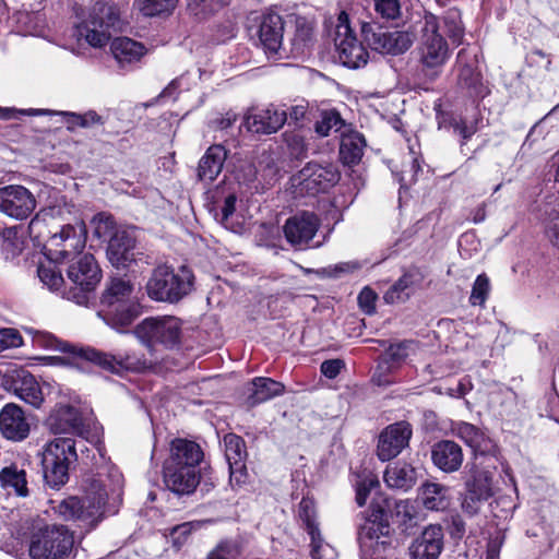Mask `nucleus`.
Segmentation results:
<instances>
[{"label": "nucleus", "instance_id": "f257e3e1", "mask_svg": "<svg viewBox=\"0 0 559 559\" xmlns=\"http://www.w3.org/2000/svg\"><path fill=\"white\" fill-rule=\"evenodd\" d=\"M388 498L373 500L357 528V542L364 559L381 558L392 547L391 525L386 510Z\"/></svg>", "mask_w": 559, "mask_h": 559}, {"label": "nucleus", "instance_id": "f03ea898", "mask_svg": "<svg viewBox=\"0 0 559 559\" xmlns=\"http://www.w3.org/2000/svg\"><path fill=\"white\" fill-rule=\"evenodd\" d=\"M419 24L418 60L425 74L436 79L450 58L449 44L440 33V21L435 14L425 13Z\"/></svg>", "mask_w": 559, "mask_h": 559}, {"label": "nucleus", "instance_id": "7ed1b4c3", "mask_svg": "<svg viewBox=\"0 0 559 559\" xmlns=\"http://www.w3.org/2000/svg\"><path fill=\"white\" fill-rule=\"evenodd\" d=\"M49 346L56 348L61 353L72 355V359L81 358L91 361L106 371L121 374L124 371L141 372L151 366V362L135 352H126L117 356L97 350L92 347H75L67 342L58 341L55 337H49Z\"/></svg>", "mask_w": 559, "mask_h": 559}, {"label": "nucleus", "instance_id": "20e7f679", "mask_svg": "<svg viewBox=\"0 0 559 559\" xmlns=\"http://www.w3.org/2000/svg\"><path fill=\"white\" fill-rule=\"evenodd\" d=\"M194 275L187 265L177 271L166 264L156 266L146 283V293L155 301L176 304L193 290Z\"/></svg>", "mask_w": 559, "mask_h": 559}, {"label": "nucleus", "instance_id": "39448f33", "mask_svg": "<svg viewBox=\"0 0 559 559\" xmlns=\"http://www.w3.org/2000/svg\"><path fill=\"white\" fill-rule=\"evenodd\" d=\"M120 15V8L112 0H98L86 17L76 24L74 36L91 47L102 48L109 41L110 28L119 24Z\"/></svg>", "mask_w": 559, "mask_h": 559}, {"label": "nucleus", "instance_id": "423d86ee", "mask_svg": "<svg viewBox=\"0 0 559 559\" xmlns=\"http://www.w3.org/2000/svg\"><path fill=\"white\" fill-rule=\"evenodd\" d=\"M78 461L76 442L71 437H56L45 444L41 453L44 479L51 488L69 480V471Z\"/></svg>", "mask_w": 559, "mask_h": 559}, {"label": "nucleus", "instance_id": "0eeeda50", "mask_svg": "<svg viewBox=\"0 0 559 559\" xmlns=\"http://www.w3.org/2000/svg\"><path fill=\"white\" fill-rule=\"evenodd\" d=\"M70 262L67 269L68 288L62 290V297L80 306L87 305L92 292L100 282V269L90 253H83Z\"/></svg>", "mask_w": 559, "mask_h": 559}, {"label": "nucleus", "instance_id": "6e6552de", "mask_svg": "<svg viewBox=\"0 0 559 559\" xmlns=\"http://www.w3.org/2000/svg\"><path fill=\"white\" fill-rule=\"evenodd\" d=\"M107 492L99 488L92 497L90 493L82 498L71 496L53 506V511L63 521H72L86 531L94 528L103 518V508Z\"/></svg>", "mask_w": 559, "mask_h": 559}, {"label": "nucleus", "instance_id": "1a4fd4ad", "mask_svg": "<svg viewBox=\"0 0 559 559\" xmlns=\"http://www.w3.org/2000/svg\"><path fill=\"white\" fill-rule=\"evenodd\" d=\"M74 545L73 533L62 524L45 525L32 535L31 559H68Z\"/></svg>", "mask_w": 559, "mask_h": 559}, {"label": "nucleus", "instance_id": "9d476101", "mask_svg": "<svg viewBox=\"0 0 559 559\" xmlns=\"http://www.w3.org/2000/svg\"><path fill=\"white\" fill-rule=\"evenodd\" d=\"M340 180V173L332 165L308 163L302 169L290 177L288 192L294 199L314 197L326 192Z\"/></svg>", "mask_w": 559, "mask_h": 559}, {"label": "nucleus", "instance_id": "9b49d317", "mask_svg": "<svg viewBox=\"0 0 559 559\" xmlns=\"http://www.w3.org/2000/svg\"><path fill=\"white\" fill-rule=\"evenodd\" d=\"M134 334L147 347L159 344L174 348L180 342L181 321L171 316L146 318L135 326Z\"/></svg>", "mask_w": 559, "mask_h": 559}, {"label": "nucleus", "instance_id": "f8f14e48", "mask_svg": "<svg viewBox=\"0 0 559 559\" xmlns=\"http://www.w3.org/2000/svg\"><path fill=\"white\" fill-rule=\"evenodd\" d=\"M86 230L83 224L64 225L47 241V257L55 262H70L82 255L85 248Z\"/></svg>", "mask_w": 559, "mask_h": 559}, {"label": "nucleus", "instance_id": "ddd939ff", "mask_svg": "<svg viewBox=\"0 0 559 559\" xmlns=\"http://www.w3.org/2000/svg\"><path fill=\"white\" fill-rule=\"evenodd\" d=\"M334 44L338 60L345 67L358 69L367 64L369 53L364 45L358 41L350 27L348 15L344 11L337 17Z\"/></svg>", "mask_w": 559, "mask_h": 559}, {"label": "nucleus", "instance_id": "4468645a", "mask_svg": "<svg viewBox=\"0 0 559 559\" xmlns=\"http://www.w3.org/2000/svg\"><path fill=\"white\" fill-rule=\"evenodd\" d=\"M361 33L369 47L380 53L401 55L407 51L414 43V35L409 32L373 29L367 23L362 24Z\"/></svg>", "mask_w": 559, "mask_h": 559}, {"label": "nucleus", "instance_id": "2eb2a0df", "mask_svg": "<svg viewBox=\"0 0 559 559\" xmlns=\"http://www.w3.org/2000/svg\"><path fill=\"white\" fill-rule=\"evenodd\" d=\"M413 435L409 423L402 420L385 427L379 435L377 456L386 462L396 457L409 443Z\"/></svg>", "mask_w": 559, "mask_h": 559}, {"label": "nucleus", "instance_id": "dca6fc26", "mask_svg": "<svg viewBox=\"0 0 559 559\" xmlns=\"http://www.w3.org/2000/svg\"><path fill=\"white\" fill-rule=\"evenodd\" d=\"M320 227L319 217L310 212H301L289 217L284 225L286 240L296 249L310 247Z\"/></svg>", "mask_w": 559, "mask_h": 559}, {"label": "nucleus", "instance_id": "f3484780", "mask_svg": "<svg viewBox=\"0 0 559 559\" xmlns=\"http://www.w3.org/2000/svg\"><path fill=\"white\" fill-rule=\"evenodd\" d=\"M34 195L23 186L0 188V212L16 218H26L35 209Z\"/></svg>", "mask_w": 559, "mask_h": 559}, {"label": "nucleus", "instance_id": "a211bd4d", "mask_svg": "<svg viewBox=\"0 0 559 559\" xmlns=\"http://www.w3.org/2000/svg\"><path fill=\"white\" fill-rule=\"evenodd\" d=\"M444 547L441 525L430 524L408 546L409 559H438Z\"/></svg>", "mask_w": 559, "mask_h": 559}, {"label": "nucleus", "instance_id": "6ab92c4d", "mask_svg": "<svg viewBox=\"0 0 559 559\" xmlns=\"http://www.w3.org/2000/svg\"><path fill=\"white\" fill-rule=\"evenodd\" d=\"M136 236L134 228L120 227L118 231L108 240L107 258L110 263L119 267H127L131 262L135 261Z\"/></svg>", "mask_w": 559, "mask_h": 559}, {"label": "nucleus", "instance_id": "aec40b11", "mask_svg": "<svg viewBox=\"0 0 559 559\" xmlns=\"http://www.w3.org/2000/svg\"><path fill=\"white\" fill-rule=\"evenodd\" d=\"M0 432L10 441L25 440L31 432V424L21 406L14 403L5 404L0 411Z\"/></svg>", "mask_w": 559, "mask_h": 559}, {"label": "nucleus", "instance_id": "412c9836", "mask_svg": "<svg viewBox=\"0 0 559 559\" xmlns=\"http://www.w3.org/2000/svg\"><path fill=\"white\" fill-rule=\"evenodd\" d=\"M163 475L166 487L177 495L192 493L200 483L198 468L164 463Z\"/></svg>", "mask_w": 559, "mask_h": 559}, {"label": "nucleus", "instance_id": "4be33fe9", "mask_svg": "<svg viewBox=\"0 0 559 559\" xmlns=\"http://www.w3.org/2000/svg\"><path fill=\"white\" fill-rule=\"evenodd\" d=\"M314 130L319 136L340 138V140H364L352 123H347L338 111L331 109L321 112L320 120L316 122Z\"/></svg>", "mask_w": 559, "mask_h": 559}, {"label": "nucleus", "instance_id": "5701e85b", "mask_svg": "<svg viewBox=\"0 0 559 559\" xmlns=\"http://www.w3.org/2000/svg\"><path fill=\"white\" fill-rule=\"evenodd\" d=\"M203 457V450L195 441L176 438L169 444V456L164 463L198 468Z\"/></svg>", "mask_w": 559, "mask_h": 559}, {"label": "nucleus", "instance_id": "b1692460", "mask_svg": "<svg viewBox=\"0 0 559 559\" xmlns=\"http://www.w3.org/2000/svg\"><path fill=\"white\" fill-rule=\"evenodd\" d=\"M464 455L460 444L452 440H441L431 448V461L443 473H454L463 464Z\"/></svg>", "mask_w": 559, "mask_h": 559}, {"label": "nucleus", "instance_id": "393cba45", "mask_svg": "<svg viewBox=\"0 0 559 559\" xmlns=\"http://www.w3.org/2000/svg\"><path fill=\"white\" fill-rule=\"evenodd\" d=\"M286 120L287 115L285 110L270 106L259 114L248 112L245 116L243 126L252 133L271 134L282 128Z\"/></svg>", "mask_w": 559, "mask_h": 559}, {"label": "nucleus", "instance_id": "a878e982", "mask_svg": "<svg viewBox=\"0 0 559 559\" xmlns=\"http://www.w3.org/2000/svg\"><path fill=\"white\" fill-rule=\"evenodd\" d=\"M0 488L8 495L27 498L31 495L27 473L16 463H10L0 469Z\"/></svg>", "mask_w": 559, "mask_h": 559}, {"label": "nucleus", "instance_id": "bb28decb", "mask_svg": "<svg viewBox=\"0 0 559 559\" xmlns=\"http://www.w3.org/2000/svg\"><path fill=\"white\" fill-rule=\"evenodd\" d=\"M50 430L55 435H78L83 436L85 432L82 417L79 411L72 406L60 407L49 420Z\"/></svg>", "mask_w": 559, "mask_h": 559}, {"label": "nucleus", "instance_id": "cd10ccee", "mask_svg": "<svg viewBox=\"0 0 559 559\" xmlns=\"http://www.w3.org/2000/svg\"><path fill=\"white\" fill-rule=\"evenodd\" d=\"M227 153L222 144H213L207 148L197 168L198 180L213 182L221 174Z\"/></svg>", "mask_w": 559, "mask_h": 559}, {"label": "nucleus", "instance_id": "c85d7f7f", "mask_svg": "<svg viewBox=\"0 0 559 559\" xmlns=\"http://www.w3.org/2000/svg\"><path fill=\"white\" fill-rule=\"evenodd\" d=\"M284 23L277 13H267L263 16L259 27V38L265 51L275 53L282 46Z\"/></svg>", "mask_w": 559, "mask_h": 559}, {"label": "nucleus", "instance_id": "c756f323", "mask_svg": "<svg viewBox=\"0 0 559 559\" xmlns=\"http://www.w3.org/2000/svg\"><path fill=\"white\" fill-rule=\"evenodd\" d=\"M110 51L118 66L126 69L139 62L146 49L141 43L131 38L118 37L111 41Z\"/></svg>", "mask_w": 559, "mask_h": 559}, {"label": "nucleus", "instance_id": "7c9ffc66", "mask_svg": "<svg viewBox=\"0 0 559 559\" xmlns=\"http://www.w3.org/2000/svg\"><path fill=\"white\" fill-rule=\"evenodd\" d=\"M419 498L423 506L430 511H444L449 509L452 502L450 487L433 481L421 484Z\"/></svg>", "mask_w": 559, "mask_h": 559}, {"label": "nucleus", "instance_id": "2f4dec72", "mask_svg": "<svg viewBox=\"0 0 559 559\" xmlns=\"http://www.w3.org/2000/svg\"><path fill=\"white\" fill-rule=\"evenodd\" d=\"M105 320L116 330L122 329L132 324V322L140 314V306L134 300L105 306Z\"/></svg>", "mask_w": 559, "mask_h": 559}, {"label": "nucleus", "instance_id": "473e14b6", "mask_svg": "<svg viewBox=\"0 0 559 559\" xmlns=\"http://www.w3.org/2000/svg\"><path fill=\"white\" fill-rule=\"evenodd\" d=\"M39 115H59L63 118L67 129L75 131L76 128H81V121L75 118H81V114L71 111H51L48 109H16L13 107H0V119L2 120H15L22 116H39Z\"/></svg>", "mask_w": 559, "mask_h": 559}, {"label": "nucleus", "instance_id": "72a5a7b5", "mask_svg": "<svg viewBox=\"0 0 559 559\" xmlns=\"http://www.w3.org/2000/svg\"><path fill=\"white\" fill-rule=\"evenodd\" d=\"M464 490L489 500L493 496L492 474L473 465L465 477Z\"/></svg>", "mask_w": 559, "mask_h": 559}, {"label": "nucleus", "instance_id": "f704fd0d", "mask_svg": "<svg viewBox=\"0 0 559 559\" xmlns=\"http://www.w3.org/2000/svg\"><path fill=\"white\" fill-rule=\"evenodd\" d=\"M285 386L271 378L258 377L251 382V393L247 397V403L253 407L260 403L266 402L284 393Z\"/></svg>", "mask_w": 559, "mask_h": 559}, {"label": "nucleus", "instance_id": "c9c22d12", "mask_svg": "<svg viewBox=\"0 0 559 559\" xmlns=\"http://www.w3.org/2000/svg\"><path fill=\"white\" fill-rule=\"evenodd\" d=\"M453 432L475 452L484 453L489 449L490 440L485 432L469 423L461 421L456 424Z\"/></svg>", "mask_w": 559, "mask_h": 559}, {"label": "nucleus", "instance_id": "e433bc0d", "mask_svg": "<svg viewBox=\"0 0 559 559\" xmlns=\"http://www.w3.org/2000/svg\"><path fill=\"white\" fill-rule=\"evenodd\" d=\"M14 393L25 403L39 407L44 401L41 389L36 379L28 372L22 373L14 381Z\"/></svg>", "mask_w": 559, "mask_h": 559}, {"label": "nucleus", "instance_id": "4c0bfd02", "mask_svg": "<svg viewBox=\"0 0 559 559\" xmlns=\"http://www.w3.org/2000/svg\"><path fill=\"white\" fill-rule=\"evenodd\" d=\"M385 484L395 489L408 490L416 483V469L408 464H396L384 472Z\"/></svg>", "mask_w": 559, "mask_h": 559}, {"label": "nucleus", "instance_id": "58836bf2", "mask_svg": "<svg viewBox=\"0 0 559 559\" xmlns=\"http://www.w3.org/2000/svg\"><path fill=\"white\" fill-rule=\"evenodd\" d=\"M415 343L413 341H402L396 344H391L380 358L379 368L385 372H391L400 367L402 362L408 357L411 350L414 349Z\"/></svg>", "mask_w": 559, "mask_h": 559}, {"label": "nucleus", "instance_id": "ea45409f", "mask_svg": "<svg viewBox=\"0 0 559 559\" xmlns=\"http://www.w3.org/2000/svg\"><path fill=\"white\" fill-rule=\"evenodd\" d=\"M179 0H134L135 9L145 17H167L177 8Z\"/></svg>", "mask_w": 559, "mask_h": 559}, {"label": "nucleus", "instance_id": "a19ab883", "mask_svg": "<svg viewBox=\"0 0 559 559\" xmlns=\"http://www.w3.org/2000/svg\"><path fill=\"white\" fill-rule=\"evenodd\" d=\"M133 285L129 280L112 278L102 297V305L110 306L124 301H131Z\"/></svg>", "mask_w": 559, "mask_h": 559}, {"label": "nucleus", "instance_id": "79ce46f5", "mask_svg": "<svg viewBox=\"0 0 559 559\" xmlns=\"http://www.w3.org/2000/svg\"><path fill=\"white\" fill-rule=\"evenodd\" d=\"M415 275L404 273L383 295L386 304H397L406 301L413 292Z\"/></svg>", "mask_w": 559, "mask_h": 559}, {"label": "nucleus", "instance_id": "37998d69", "mask_svg": "<svg viewBox=\"0 0 559 559\" xmlns=\"http://www.w3.org/2000/svg\"><path fill=\"white\" fill-rule=\"evenodd\" d=\"M50 260L47 263L38 265L37 274L40 282L50 290L59 292L62 296V290L68 288V284L64 281L61 271Z\"/></svg>", "mask_w": 559, "mask_h": 559}, {"label": "nucleus", "instance_id": "c03bdc74", "mask_svg": "<svg viewBox=\"0 0 559 559\" xmlns=\"http://www.w3.org/2000/svg\"><path fill=\"white\" fill-rule=\"evenodd\" d=\"M388 500L391 502V507L386 510V514L391 512V515L405 528L412 527L415 524L417 514L415 506L407 499Z\"/></svg>", "mask_w": 559, "mask_h": 559}, {"label": "nucleus", "instance_id": "a18cd8bd", "mask_svg": "<svg viewBox=\"0 0 559 559\" xmlns=\"http://www.w3.org/2000/svg\"><path fill=\"white\" fill-rule=\"evenodd\" d=\"M225 457L228 465H239L246 461L247 451L243 439L235 433L224 437Z\"/></svg>", "mask_w": 559, "mask_h": 559}, {"label": "nucleus", "instance_id": "49530a36", "mask_svg": "<svg viewBox=\"0 0 559 559\" xmlns=\"http://www.w3.org/2000/svg\"><path fill=\"white\" fill-rule=\"evenodd\" d=\"M442 27L450 40L460 45L464 37V26L462 24L461 13L455 9L449 10L442 17Z\"/></svg>", "mask_w": 559, "mask_h": 559}, {"label": "nucleus", "instance_id": "de8ad7c7", "mask_svg": "<svg viewBox=\"0 0 559 559\" xmlns=\"http://www.w3.org/2000/svg\"><path fill=\"white\" fill-rule=\"evenodd\" d=\"M94 224V236L100 240L107 241L112 238V236L120 229L116 225L112 216L107 215L105 213H100L96 215L93 219Z\"/></svg>", "mask_w": 559, "mask_h": 559}, {"label": "nucleus", "instance_id": "09e8293b", "mask_svg": "<svg viewBox=\"0 0 559 559\" xmlns=\"http://www.w3.org/2000/svg\"><path fill=\"white\" fill-rule=\"evenodd\" d=\"M229 1L230 0H189L188 9L193 15L204 19L227 5Z\"/></svg>", "mask_w": 559, "mask_h": 559}, {"label": "nucleus", "instance_id": "8fccbe9b", "mask_svg": "<svg viewBox=\"0 0 559 559\" xmlns=\"http://www.w3.org/2000/svg\"><path fill=\"white\" fill-rule=\"evenodd\" d=\"M310 537V547H311V557L312 559H335L336 552L335 549L324 542L321 532L317 531L313 534H309Z\"/></svg>", "mask_w": 559, "mask_h": 559}, {"label": "nucleus", "instance_id": "3c124183", "mask_svg": "<svg viewBox=\"0 0 559 559\" xmlns=\"http://www.w3.org/2000/svg\"><path fill=\"white\" fill-rule=\"evenodd\" d=\"M362 144L366 142H341L340 158L346 166L357 165L362 157Z\"/></svg>", "mask_w": 559, "mask_h": 559}, {"label": "nucleus", "instance_id": "603ef678", "mask_svg": "<svg viewBox=\"0 0 559 559\" xmlns=\"http://www.w3.org/2000/svg\"><path fill=\"white\" fill-rule=\"evenodd\" d=\"M299 518L301 519L305 530L308 535L313 534L319 530V525L316 521V508L314 502L309 498H302L299 503Z\"/></svg>", "mask_w": 559, "mask_h": 559}, {"label": "nucleus", "instance_id": "864d4df0", "mask_svg": "<svg viewBox=\"0 0 559 559\" xmlns=\"http://www.w3.org/2000/svg\"><path fill=\"white\" fill-rule=\"evenodd\" d=\"M490 292V282L486 274H479L472 287L469 302L473 306H484Z\"/></svg>", "mask_w": 559, "mask_h": 559}, {"label": "nucleus", "instance_id": "5fc2aeb1", "mask_svg": "<svg viewBox=\"0 0 559 559\" xmlns=\"http://www.w3.org/2000/svg\"><path fill=\"white\" fill-rule=\"evenodd\" d=\"M1 250L5 260L17 257L23 250V242L17 238L16 231L12 228L3 231Z\"/></svg>", "mask_w": 559, "mask_h": 559}, {"label": "nucleus", "instance_id": "6e6d98bb", "mask_svg": "<svg viewBox=\"0 0 559 559\" xmlns=\"http://www.w3.org/2000/svg\"><path fill=\"white\" fill-rule=\"evenodd\" d=\"M459 83L473 93L479 94L481 75L474 67L465 64L460 69Z\"/></svg>", "mask_w": 559, "mask_h": 559}, {"label": "nucleus", "instance_id": "4d7b16f0", "mask_svg": "<svg viewBox=\"0 0 559 559\" xmlns=\"http://www.w3.org/2000/svg\"><path fill=\"white\" fill-rule=\"evenodd\" d=\"M373 8L378 16L393 21L401 16L400 0H373Z\"/></svg>", "mask_w": 559, "mask_h": 559}, {"label": "nucleus", "instance_id": "13d9d810", "mask_svg": "<svg viewBox=\"0 0 559 559\" xmlns=\"http://www.w3.org/2000/svg\"><path fill=\"white\" fill-rule=\"evenodd\" d=\"M440 128H453V135L468 139L475 133V127L467 124L456 118H450L449 121L444 116H438Z\"/></svg>", "mask_w": 559, "mask_h": 559}, {"label": "nucleus", "instance_id": "bf43d9fd", "mask_svg": "<svg viewBox=\"0 0 559 559\" xmlns=\"http://www.w3.org/2000/svg\"><path fill=\"white\" fill-rule=\"evenodd\" d=\"M487 501L488 500L485 498L464 490L461 495V509L468 516H475L480 512L483 504Z\"/></svg>", "mask_w": 559, "mask_h": 559}, {"label": "nucleus", "instance_id": "052dcab7", "mask_svg": "<svg viewBox=\"0 0 559 559\" xmlns=\"http://www.w3.org/2000/svg\"><path fill=\"white\" fill-rule=\"evenodd\" d=\"M313 34V25L305 17L296 20V33L294 43L298 49H302L308 41L311 40Z\"/></svg>", "mask_w": 559, "mask_h": 559}, {"label": "nucleus", "instance_id": "680f3d73", "mask_svg": "<svg viewBox=\"0 0 559 559\" xmlns=\"http://www.w3.org/2000/svg\"><path fill=\"white\" fill-rule=\"evenodd\" d=\"M238 115L229 110L225 114H216L209 119L207 127L213 131L225 130L237 120Z\"/></svg>", "mask_w": 559, "mask_h": 559}, {"label": "nucleus", "instance_id": "e2e57ef3", "mask_svg": "<svg viewBox=\"0 0 559 559\" xmlns=\"http://www.w3.org/2000/svg\"><path fill=\"white\" fill-rule=\"evenodd\" d=\"M377 294L369 287L362 288V290L358 295L359 307L367 314H371L374 312Z\"/></svg>", "mask_w": 559, "mask_h": 559}, {"label": "nucleus", "instance_id": "0e129e2a", "mask_svg": "<svg viewBox=\"0 0 559 559\" xmlns=\"http://www.w3.org/2000/svg\"><path fill=\"white\" fill-rule=\"evenodd\" d=\"M237 555L236 546L230 542H222L212 550L207 559H233Z\"/></svg>", "mask_w": 559, "mask_h": 559}, {"label": "nucleus", "instance_id": "69168bd1", "mask_svg": "<svg viewBox=\"0 0 559 559\" xmlns=\"http://www.w3.org/2000/svg\"><path fill=\"white\" fill-rule=\"evenodd\" d=\"M22 345V337L16 330L3 329L0 331V347L12 348Z\"/></svg>", "mask_w": 559, "mask_h": 559}, {"label": "nucleus", "instance_id": "338daca9", "mask_svg": "<svg viewBox=\"0 0 559 559\" xmlns=\"http://www.w3.org/2000/svg\"><path fill=\"white\" fill-rule=\"evenodd\" d=\"M344 362L341 359H329L321 364V372L329 379H334L338 376Z\"/></svg>", "mask_w": 559, "mask_h": 559}, {"label": "nucleus", "instance_id": "774afa93", "mask_svg": "<svg viewBox=\"0 0 559 559\" xmlns=\"http://www.w3.org/2000/svg\"><path fill=\"white\" fill-rule=\"evenodd\" d=\"M229 466V480L231 486H240L246 481L247 478V468L245 462L239 465H228Z\"/></svg>", "mask_w": 559, "mask_h": 559}]
</instances>
